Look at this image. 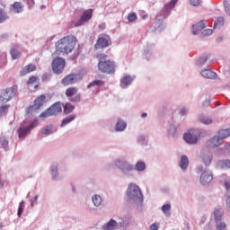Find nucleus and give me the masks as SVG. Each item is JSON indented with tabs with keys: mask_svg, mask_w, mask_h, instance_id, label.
<instances>
[{
	"mask_svg": "<svg viewBox=\"0 0 230 230\" xmlns=\"http://www.w3.org/2000/svg\"><path fill=\"white\" fill-rule=\"evenodd\" d=\"M114 166L119 170L123 177L127 179L134 177V172H138V173H143L146 170V163L143 160L137 161L135 164L125 160L123 158H117L114 161Z\"/></svg>",
	"mask_w": 230,
	"mask_h": 230,
	"instance_id": "nucleus-1",
	"label": "nucleus"
},
{
	"mask_svg": "<svg viewBox=\"0 0 230 230\" xmlns=\"http://www.w3.org/2000/svg\"><path fill=\"white\" fill-rule=\"evenodd\" d=\"M75 46H76V38L75 36H66L56 43V49L59 53L68 55L75 49Z\"/></svg>",
	"mask_w": 230,
	"mask_h": 230,
	"instance_id": "nucleus-2",
	"label": "nucleus"
},
{
	"mask_svg": "<svg viewBox=\"0 0 230 230\" xmlns=\"http://www.w3.org/2000/svg\"><path fill=\"white\" fill-rule=\"evenodd\" d=\"M127 196L129 200H132L133 202H137V204H143L145 200L143 191L141 190V188H139V185H137V183L136 182H130L128 185Z\"/></svg>",
	"mask_w": 230,
	"mask_h": 230,
	"instance_id": "nucleus-3",
	"label": "nucleus"
},
{
	"mask_svg": "<svg viewBox=\"0 0 230 230\" xmlns=\"http://www.w3.org/2000/svg\"><path fill=\"white\" fill-rule=\"evenodd\" d=\"M107 56L105 54L99 55V64L98 67L102 73H106L107 75H114V69H116V65L111 60H105Z\"/></svg>",
	"mask_w": 230,
	"mask_h": 230,
	"instance_id": "nucleus-4",
	"label": "nucleus"
},
{
	"mask_svg": "<svg viewBox=\"0 0 230 230\" xmlns=\"http://www.w3.org/2000/svg\"><path fill=\"white\" fill-rule=\"evenodd\" d=\"M127 227H128V221L127 220L122 219L118 222L114 219H110L109 222L102 226V230H127Z\"/></svg>",
	"mask_w": 230,
	"mask_h": 230,
	"instance_id": "nucleus-5",
	"label": "nucleus"
},
{
	"mask_svg": "<svg viewBox=\"0 0 230 230\" xmlns=\"http://www.w3.org/2000/svg\"><path fill=\"white\" fill-rule=\"evenodd\" d=\"M202 134V129H190L187 133L184 134L183 139L188 145H197L199 143V137Z\"/></svg>",
	"mask_w": 230,
	"mask_h": 230,
	"instance_id": "nucleus-6",
	"label": "nucleus"
},
{
	"mask_svg": "<svg viewBox=\"0 0 230 230\" xmlns=\"http://www.w3.org/2000/svg\"><path fill=\"white\" fill-rule=\"evenodd\" d=\"M15 94H17V86L0 90V102L2 103H8V102H10V100H12Z\"/></svg>",
	"mask_w": 230,
	"mask_h": 230,
	"instance_id": "nucleus-7",
	"label": "nucleus"
},
{
	"mask_svg": "<svg viewBox=\"0 0 230 230\" xmlns=\"http://www.w3.org/2000/svg\"><path fill=\"white\" fill-rule=\"evenodd\" d=\"M35 127H37V121H33L29 125H25L24 123L21 124L17 129L19 139H25V137L30 135Z\"/></svg>",
	"mask_w": 230,
	"mask_h": 230,
	"instance_id": "nucleus-8",
	"label": "nucleus"
},
{
	"mask_svg": "<svg viewBox=\"0 0 230 230\" xmlns=\"http://www.w3.org/2000/svg\"><path fill=\"white\" fill-rule=\"evenodd\" d=\"M60 112H62V105L60 104V102H56L51 107L43 111L40 115V118H49L51 116H58V114H60Z\"/></svg>",
	"mask_w": 230,
	"mask_h": 230,
	"instance_id": "nucleus-9",
	"label": "nucleus"
},
{
	"mask_svg": "<svg viewBox=\"0 0 230 230\" xmlns=\"http://www.w3.org/2000/svg\"><path fill=\"white\" fill-rule=\"evenodd\" d=\"M179 3V0H171L168 4H166L162 11V14H158L156 16V21H163V19H166L168 17V13L170 10L175 8V5Z\"/></svg>",
	"mask_w": 230,
	"mask_h": 230,
	"instance_id": "nucleus-10",
	"label": "nucleus"
},
{
	"mask_svg": "<svg viewBox=\"0 0 230 230\" xmlns=\"http://www.w3.org/2000/svg\"><path fill=\"white\" fill-rule=\"evenodd\" d=\"M66 67V59L63 58H56L52 62V70L56 75H60Z\"/></svg>",
	"mask_w": 230,
	"mask_h": 230,
	"instance_id": "nucleus-11",
	"label": "nucleus"
},
{
	"mask_svg": "<svg viewBox=\"0 0 230 230\" xmlns=\"http://www.w3.org/2000/svg\"><path fill=\"white\" fill-rule=\"evenodd\" d=\"M62 168L61 162H53L50 164L49 172L51 175L52 181H60V174L58 173V170Z\"/></svg>",
	"mask_w": 230,
	"mask_h": 230,
	"instance_id": "nucleus-12",
	"label": "nucleus"
},
{
	"mask_svg": "<svg viewBox=\"0 0 230 230\" xmlns=\"http://www.w3.org/2000/svg\"><path fill=\"white\" fill-rule=\"evenodd\" d=\"M91 19H93V10L88 9L83 13L80 19L75 23V26H84V24H87Z\"/></svg>",
	"mask_w": 230,
	"mask_h": 230,
	"instance_id": "nucleus-13",
	"label": "nucleus"
},
{
	"mask_svg": "<svg viewBox=\"0 0 230 230\" xmlns=\"http://www.w3.org/2000/svg\"><path fill=\"white\" fill-rule=\"evenodd\" d=\"M200 159L205 166H210L213 163V153L208 149H203L200 153Z\"/></svg>",
	"mask_w": 230,
	"mask_h": 230,
	"instance_id": "nucleus-14",
	"label": "nucleus"
},
{
	"mask_svg": "<svg viewBox=\"0 0 230 230\" xmlns=\"http://www.w3.org/2000/svg\"><path fill=\"white\" fill-rule=\"evenodd\" d=\"M212 181L213 172L209 170H205L199 177V181L202 186H208V184H211Z\"/></svg>",
	"mask_w": 230,
	"mask_h": 230,
	"instance_id": "nucleus-15",
	"label": "nucleus"
},
{
	"mask_svg": "<svg viewBox=\"0 0 230 230\" xmlns=\"http://www.w3.org/2000/svg\"><path fill=\"white\" fill-rule=\"evenodd\" d=\"M136 80V76H132L130 75H124L119 80V85L121 89H128L132 83Z\"/></svg>",
	"mask_w": 230,
	"mask_h": 230,
	"instance_id": "nucleus-16",
	"label": "nucleus"
},
{
	"mask_svg": "<svg viewBox=\"0 0 230 230\" xmlns=\"http://www.w3.org/2000/svg\"><path fill=\"white\" fill-rule=\"evenodd\" d=\"M80 80H82L80 74L68 75L62 80V84L72 85V84H76V82H80Z\"/></svg>",
	"mask_w": 230,
	"mask_h": 230,
	"instance_id": "nucleus-17",
	"label": "nucleus"
},
{
	"mask_svg": "<svg viewBox=\"0 0 230 230\" xmlns=\"http://www.w3.org/2000/svg\"><path fill=\"white\" fill-rule=\"evenodd\" d=\"M46 100V95H40L34 101V105L30 106L29 112H33V111H39Z\"/></svg>",
	"mask_w": 230,
	"mask_h": 230,
	"instance_id": "nucleus-18",
	"label": "nucleus"
},
{
	"mask_svg": "<svg viewBox=\"0 0 230 230\" xmlns=\"http://www.w3.org/2000/svg\"><path fill=\"white\" fill-rule=\"evenodd\" d=\"M204 28H206V22L199 21L196 24L192 25V33L194 35H198V37H200V34L202 33Z\"/></svg>",
	"mask_w": 230,
	"mask_h": 230,
	"instance_id": "nucleus-19",
	"label": "nucleus"
},
{
	"mask_svg": "<svg viewBox=\"0 0 230 230\" xmlns=\"http://www.w3.org/2000/svg\"><path fill=\"white\" fill-rule=\"evenodd\" d=\"M223 143L224 141L217 135V133H216V135L208 141V144L209 146H211V148H218V146H222Z\"/></svg>",
	"mask_w": 230,
	"mask_h": 230,
	"instance_id": "nucleus-20",
	"label": "nucleus"
},
{
	"mask_svg": "<svg viewBox=\"0 0 230 230\" xmlns=\"http://www.w3.org/2000/svg\"><path fill=\"white\" fill-rule=\"evenodd\" d=\"M179 166L182 172H186L188 170V167L190 166V158L186 155H182L181 156Z\"/></svg>",
	"mask_w": 230,
	"mask_h": 230,
	"instance_id": "nucleus-21",
	"label": "nucleus"
},
{
	"mask_svg": "<svg viewBox=\"0 0 230 230\" xmlns=\"http://www.w3.org/2000/svg\"><path fill=\"white\" fill-rule=\"evenodd\" d=\"M115 132H125L127 130V123L122 119H118L114 127Z\"/></svg>",
	"mask_w": 230,
	"mask_h": 230,
	"instance_id": "nucleus-22",
	"label": "nucleus"
},
{
	"mask_svg": "<svg viewBox=\"0 0 230 230\" xmlns=\"http://www.w3.org/2000/svg\"><path fill=\"white\" fill-rule=\"evenodd\" d=\"M200 75L203 78H208V80H215L217 78V73L208 68L202 69Z\"/></svg>",
	"mask_w": 230,
	"mask_h": 230,
	"instance_id": "nucleus-23",
	"label": "nucleus"
},
{
	"mask_svg": "<svg viewBox=\"0 0 230 230\" xmlns=\"http://www.w3.org/2000/svg\"><path fill=\"white\" fill-rule=\"evenodd\" d=\"M104 48H109V40L105 38H99L95 44V49H103Z\"/></svg>",
	"mask_w": 230,
	"mask_h": 230,
	"instance_id": "nucleus-24",
	"label": "nucleus"
},
{
	"mask_svg": "<svg viewBox=\"0 0 230 230\" xmlns=\"http://www.w3.org/2000/svg\"><path fill=\"white\" fill-rule=\"evenodd\" d=\"M37 70V66L35 65H27L21 70V76H26L29 73H33V71Z\"/></svg>",
	"mask_w": 230,
	"mask_h": 230,
	"instance_id": "nucleus-25",
	"label": "nucleus"
},
{
	"mask_svg": "<svg viewBox=\"0 0 230 230\" xmlns=\"http://www.w3.org/2000/svg\"><path fill=\"white\" fill-rule=\"evenodd\" d=\"M11 8L14 13H22L24 12V5L21 2H14L11 4Z\"/></svg>",
	"mask_w": 230,
	"mask_h": 230,
	"instance_id": "nucleus-26",
	"label": "nucleus"
},
{
	"mask_svg": "<svg viewBox=\"0 0 230 230\" xmlns=\"http://www.w3.org/2000/svg\"><path fill=\"white\" fill-rule=\"evenodd\" d=\"M76 119V115L72 114L68 115L66 118L63 119L60 124V128H64V127L69 125V123L75 121Z\"/></svg>",
	"mask_w": 230,
	"mask_h": 230,
	"instance_id": "nucleus-27",
	"label": "nucleus"
},
{
	"mask_svg": "<svg viewBox=\"0 0 230 230\" xmlns=\"http://www.w3.org/2000/svg\"><path fill=\"white\" fill-rule=\"evenodd\" d=\"M54 132H57V129H54L53 125L51 124L45 126L41 129V134L42 136H45V137L51 136V134H53Z\"/></svg>",
	"mask_w": 230,
	"mask_h": 230,
	"instance_id": "nucleus-28",
	"label": "nucleus"
},
{
	"mask_svg": "<svg viewBox=\"0 0 230 230\" xmlns=\"http://www.w3.org/2000/svg\"><path fill=\"white\" fill-rule=\"evenodd\" d=\"M92 202L94 208H101L103 202V199H102V196H100L99 194H94L92 196Z\"/></svg>",
	"mask_w": 230,
	"mask_h": 230,
	"instance_id": "nucleus-29",
	"label": "nucleus"
},
{
	"mask_svg": "<svg viewBox=\"0 0 230 230\" xmlns=\"http://www.w3.org/2000/svg\"><path fill=\"white\" fill-rule=\"evenodd\" d=\"M162 213H164V217H172V204L165 203L161 208Z\"/></svg>",
	"mask_w": 230,
	"mask_h": 230,
	"instance_id": "nucleus-30",
	"label": "nucleus"
},
{
	"mask_svg": "<svg viewBox=\"0 0 230 230\" xmlns=\"http://www.w3.org/2000/svg\"><path fill=\"white\" fill-rule=\"evenodd\" d=\"M198 119L199 123H202V125H211L213 123V119L211 117L205 116L203 114L199 115Z\"/></svg>",
	"mask_w": 230,
	"mask_h": 230,
	"instance_id": "nucleus-31",
	"label": "nucleus"
},
{
	"mask_svg": "<svg viewBox=\"0 0 230 230\" xmlns=\"http://www.w3.org/2000/svg\"><path fill=\"white\" fill-rule=\"evenodd\" d=\"M217 166L222 170H227L230 168V160H219L217 163Z\"/></svg>",
	"mask_w": 230,
	"mask_h": 230,
	"instance_id": "nucleus-32",
	"label": "nucleus"
},
{
	"mask_svg": "<svg viewBox=\"0 0 230 230\" xmlns=\"http://www.w3.org/2000/svg\"><path fill=\"white\" fill-rule=\"evenodd\" d=\"M208 60H209V56L208 55H204L200 58H199L195 64L196 66H198V67H202V66H204V64H206L208 62Z\"/></svg>",
	"mask_w": 230,
	"mask_h": 230,
	"instance_id": "nucleus-33",
	"label": "nucleus"
},
{
	"mask_svg": "<svg viewBox=\"0 0 230 230\" xmlns=\"http://www.w3.org/2000/svg\"><path fill=\"white\" fill-rule=\"evenodd\" d=\"M217 134L224 141L225 139H227V137H229V136H230V128L220 129L219 131L217 132Z\"/></svg>",
	"mask_w": 230,
	"mask_h": 230,
	"instance_id": "nucleus-34",
	"label": "nucleus"
},
{
	"mask_svg": "<svg viewBox=\"0 0 230 230\" xmlns=\"http://www.w3.org/2000/svg\"><path fill=\"white\" fill-rule=\"evenodd\" d=\"M224 215V211L222 208H215L214 210V221L218 222L222 220V217Z\"/></svg>",
	"mask_w": 230,
	"mask_h": 230,
	"instance_id": "nucleus-35",
	"label": "nucleus"
},
{
	"mask_svg": "<svg viewBox=\"0 0 230 230\" xmlns=\"http://www.w3.org/2000/svg\"><path fill=\"white\" fill-rule=\"evenodd\" d=\"M168 137H177V128L174 125L169 126L167 129Z\"/></svg>",
	"mask_w": 230,
	"mask_h": 230,
	"instance_id": "nucleus-36",
	"label": "nucleus"
},
{
	"mask_svg": "<svg viewBox=\"0 0 230 230\" xmlns=\"http://www.w3.org/2000/svg\"><path fill=\"white\" fill-rule=\"evenodd\" d=\"M10 19V16H8V13L4 12V10L0 9V24H3V22H6Z\"/></svg>",
	"mask_w": 230,
	"mask_h": 230,
	"instance_id": "nucleus-37",
	"label": "nucleus"
},
{
	"mask_svg": "<svg viewBox=\"0 0 230 230\" xmlns=\"http://www.w3.org/2000/svg\"><path fill=\"white\" fill-rule=\"evenodd\" d=\"M225 22H226V20L224 19V17H222V16L217 17L214 22V28H222V26H224Z\"/></svg>",
	"mask_w": 230,
	"mask_h": 230,
	"instance_id": "nucleus-38",
	"label": "nucleus"
},
{
	"mask_svg": "<svg viewBox=\"0 0 230 230\" xmlns=\"http://www.w3.org/2000/svg\"><path fill=\"white\" fill-rule=\"evenodd\" d=\"M215 223L217 230H226L227 227V225L222 219L219 221H215Z\"/></svg>",
	"mask_w": 230,
	"mask_h": 230,
	"instance_id": "nucleus-39",
	"label": "nucleus"
},
{
	"mask_svg": "<svg viewBox=\"0 0 230 230\" xmlns=\"http://www.w3.org/2000/svg\"><path fill=\"white\" fill-rule=\"evenodd\" d=\"M217 154H227L230 155V143L226 144L223 148H219Z\"/></svg>",
	"mask_w": 230,
	"mask_h": 230,
	"instance_id": "nucleus-40",
	"label": "nucleus"
},
{
	"mask_svg": "<svg viewBox=\"0 0 230 230\" xmlns=\"http://www.w3.org/2000/svg\"><path fill=\"white\" fill-rule=\"evenodd\" d=\"M10 53L13 60H17L21 58V52H19V50H17L16 49H11Z\"/></svg>",
	"mask_w": 230,
	"mask_h": 230,
	"instance_id": "nucleus-41",
	"label": "nucleus"
},
{
	"mask_svg": "<svg viewBox=\"0 0 230 230\" xmlns=\"http://www.w3.org/2000/svg\"><path fill=\"white\" fill-rule=\"evenodd\" d=\"M75 111V105L71 103H66L64 107V112L65 114H70V112H73Z\"/></svg>",
	"mask_w": 230,
	"mask_h": 230,
	"instance_id": "nucleus-42",
	"label": "nucleus"
},
{
	"mask_svg": "<svg viewBox=\"0 0 230 230\" xmlns=\"http://www.w3.org/2000/svg\"><path fill=\"white\" fill-rule=\"evenodd\" d=\"M102 84H103V81H102V80H95V81L90 83L87 85V88L91 89V87H101V85H102Z\"/></svg>",
	"mask_w": 230,
	"mask_h": 230,
	"instance_id": "nucleus-43",
	"label": "nucleus"
},
{
	"mask_svg": "<svg viewBox=\"0 0 230 230\" xmlns=\"http://www.w3.org/2000/svg\"><path fill=\"white\" fill-rule=\"evenodd\" d=\"M76 92H77L76 88L71 87L66 89V95L67 96V98H71V96H75V94H76Z\"/></svg>",
	"mask_w": 230,
	"mask_h": 230,
	"instance_id": "nucleus-44",
	"label": "nucleus"
},
{
	"mask_svg": "<svg viewBox=\"0 0 230 230\" xmlns=\"http://www.w3.org/2000/svg\"><path fill=\"white\" fill-rule=\"evenodd\" d=\"M23 212H24V200H22L19 203V208H18V211H17V215H18L19 218H21Z\"/></svg>",
	"mask_w": 230,
	"mask_h": 230,
	"instance_id": "nucleus-45",
	"label": "nucleus"
},
{
	"mask_svg": "<svg viewBox=\"0 0 230 230\" xmlns=\"http://www.w3.org/2000/svg\"><path fill=\"white\" fill-rule=\"evenodd\" d=\"M209 35H213V30L211 29H205L199 34V37H209Z\"/></svg>",
	"mask_w": 230,
	"mask_h": 230,
	"instance_id": "nucleus-46",
	"label": "nucleus"
},
{
	"mask_svg": "<svg viewBox=\"0 0 230 230\" xmlns=\"http://www.w3.org/2000/svg\"><path fill=\"white\" fill-rule=\"evenodd\" d=\"M0 145H1L2 148H4V150H6V148H8V140L6 139V137H0Z\"/></svg>",
	"mask_w": 230,
	"mask_h": 230,
	"instance_id": "nucleus-47",
	"label": "nucleus"
},
{
	"mask_svg": "<svg viewBox=\"0 0 230 230\" xmlns=\"http://www.w3.org/2000/svg\"><path fill=\"white\" fill-rule=\"evenodd\" d=\"M179 114L180 116H186V114H188V112H190V109H188V107L183 106L179 108Z\"/></svg>",
	"mask_w": 230,
	"mask_h": 230,
	"instance_id": "nucleus-48",
	"label": "nucleus"
},
{
	"mask_svg": "<svg viewBox=\"0 0 230 230\" xmlns=\"http://www.w3.org/2000/svg\"><path fill=\"white\" fill-rule=\"evenodd\" d=\"M144 55H145L146 58H148V57H150V55H152V47H150V46L145 47Z\"/></svg>",
	"mask_w": 230,
	"mask_h": 230,
	"instance_id": "nucleus-49",
	"label": "nucleus"
},
{
	"mask_svg": "<svg viewBox=\"0 0 230 230\" xmlns=\"http://www.w3.org/2000/svg\"><path fill=\"white\" fill-rule=\"evenodd\" d=\"M189 4H190V6L199 8V6H200V4H201V2H200V0H189Z\"/></svg>",
	"mask_w": 230,
	"mask_h": 230,
	"instance_id": "nucleus-50",
	"label": "nucleus"
},
{
	"mask_svg": "<svg viewBox=\"0 0 230 230\" xmlns=\"http://www.w3.org/2000/svg\"><path fill=\"white\" fill-rule=\"evenodd\" d=\"M135 19H137V15H136L135 13H128V21L129 22H134Z\"/></svg>",
	"mask_w": 230,
	"mask_h": 230,
	"instance_id": "nucleus-51",
	"label": "nucleus"
},
{
	"mask_svg": "<svg viewBox=\"0 0 230 230\" xmlns=\"http://www.w3.org/2000/svg\"><path fill=\"white\" fill-rule=\"evenodd\" d=\"M8 109H10V105L5 104L3 105L2 107H0V117L3 116L4 114V112H6V111H8Z\"/></svg>",
	"mask_w": 230,
	"mask_h": 230,
	"instance_id": "nucleus-52",
	"label": "nucleus"
},
{
	"mask_svg": "<svg viewBox=\"0 0 230 230\" xmlns=\"http://www.w3.org/2000/svg\"><path fill=\"white\" fill-rule=\"evenodd\" d=\"M148 137L145 136V135H139L137 137V143H143V141H146V138Z\"/></svg>",
	"mask_w": 230,
	"mask_h": 230,
	"instance_id": "nucleus-53",
	"label": "nucleus"
},
{
	"mask_svg": "<svg viewBox=\"0 0 230 230\" xmlns=\"http://www.w3.org/2000/svg\"><path fill=\"white\" fill-rule=\"evenodd\" d=\"M224 6H225V10H226V13H227V15H230V4L227 1L224 2Z\"/></svg>",
	"mask_w": 230,
	"mask_h": 230,
	"instance_id": "nucleus-54",
	"label": "nucleus"
},
{
	"mask_svg": "<svg viewBox=\"0 0 230 230\" xmlns=\"http://www.w3.org/2000/svg\"><path fill=\"white\" fill-rule=\"evenodd\" d=\"M149 230H159V223H153L149 226Z\"/></svg>",
	"mask_w": 230,
	"mask_h": 230,
	"instance_id": "nucleus-55",
	"label": "nucleus"
},
{
	"mask_svg": "<svg viewBox=\"0 0 230 230\" xmlns=\"http://www.w3.org/2000/svg\"><path fill=\"white\" fill-rule=\"evenodd\" d=\"M37 82V76H31L27 81V84L30 85L31 84H35Z\"/></svg>",
	"mask_w": 230,
	"mask_h": 230,
	"instance_id": "nucleus-56",
	"label": "nucleus"
},
{
	"mask_svg": "<svg viewBox=\"0 0 230 230\" xmlns=\"http://www.w3.org/2000/svg\"><path fill=\"white\" fill-rule=\"evenodd\" d=\"M202 107H208V105H211V100L206 99L205 101L202 102Z\"/></svg>",
	"mask_w": 230,
	"mask_h": 230,
	"instance_id": "nucleus-57",
	"label": "nucleus"
},
{
	"mask_svg": "<svg viewBox=\"0 0 230 230\" xmlns=\"http://www.w3.org/2000/svg\"><path fill=\"white\" fill-rule=\"evenodd\" d=\"M164 28H166V23H161L158 28L157 31H163V30H164Z\"/></svg>",
	"mask_w": 230,
	"mask_h": 230,
	"instance_id": "nucleus-58",
	"label": "nucleus"
},
{
	"mask_svg": "<svg viewBox=\"0 0 230 230\" xmlns=\"http://www.w3.org/2000/svg\"><path fill=\"white\" fill-rule=\"evenodd\" d=\"M197 173H202L204 172V166L199 165L196 169Z\"/></svg>",
	"mask_w": 230,
	"mask_h": 230,
	"instance_id": "nucleus-59",
	"label": "nucleus"
},
{
	"mask_svg": "<svg viewBox=\"0 0 230 230\" xmlns=\"http://www.w3.org/2000/svg\"><path fill=\"white\" fill-rule=\"evenodd\" d=\"M225 187H226V190L227 193H229V191H230V183H229V181H225Z\"/></svg>",
	"mask_w": 230,
	"mask_h": 230,
	"instance_id": "nucleus-60",
	"label": "nucleus"
},
{
	"mask_svg": "<svg viewBox=\"0 0 230 230\" xmlns=\"http://www.w3.org/2000/svg\"><path fill=\"white\" fill-rule=\"evenodd\" d=\"M27 4H29V6H33V4H35V1L34 0H25Z\"/></svg>",
	"mask_w": 230,
	"mask_h": 230,
	"instance_id": "nucleus-61",
	"label": "nucleus"
},
{
	"mask_svg": "<svg viewBox=\"0 0 230 230\" xmlns=\"http://www.w3.org/2000/svg\"><path fill=\"white\" fill-rule=\"evenodd\" d=\"M37 204H39V203L36 202V201L31 200V208H35V206H37Z\"/></svg>",
	"mask_w": 230,
	"mask_h": 230,
	"instance_id": "nucleus-62",
	"label": "nucleus"
},
{
	"mask_svg": "<svg viewBox=\"0 0 230 230\" xmlns=\"http://www.w3.org/2000/svg\"><path fill=\"white\" fill-rule=\"evenodd\" d=\"M0 39H1V40H3V39H8V34L4 33V34L0 35Z\"/></svg>",
	"mask_w": 230,
	"mask_h": 230,
	"instance_id": "nucleus-63",
	"label": "nucleus"
},
{
	"mask_svg": "<svg viewBox=\"0 0 230 230\" xmlns=\"http://www.w3.org/2000/svg\"><path fill=\"white\" fill-rule=\"evenodd\" d=\"M148 117V114L146 112H144L141 114V118L145 119V118H147Z\"/></svg>",
	"mask_w": 230,
	"mask_h": 230,
	"instance_id": "nucleus-64",
	"label": "nucleus"
}]
</instances>
